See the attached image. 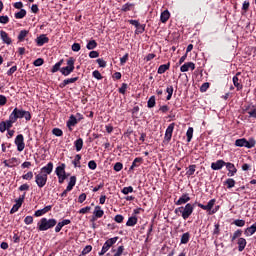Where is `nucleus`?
<instances>
[{
	"label": "nucleus",
	"mask_w": 256,
	"mask_h": 256,
	"mask_svg": "<svg viewBox=\"0 0 256 256\" xmlns=\"http://www.w3.org/2000/svg\"><path fill=\"white\" fill-rule=\"evenodd\" d=\"M195 210V206L191 203H187L185 206L178 207L174 210L175 215H181L184 221H187V218L190 215H193V211Z\"/></svg>",
	"instance_id": "nucleus-1"
},
{
	"label": "nucleus",
	"mask_w": 256,
	"mask_h": 256,
	"mask_svg": "<svg viewBox=\"0 0 256 256\" xmlns=\"http://www.w3.org/2000/svg\"><path fill=\"white\" fill-rule=\"evenodd\" d=\"M14 121L17 122L18 119H25V121H31L32 115L31 112L19 108H14L10 114Z\"/></svg>",
	"instance_id": "nucleus-2"
},
{
	"label": "nucleus",
	"mask_w": 256,
	"mask_h": 256,
	"mask_svg": "<svg viewBox=\"0 0 256 256\" xmlns=\"http://www.w3.org/2000/svg\"><path fill=\"white\" fill-rule=\"evenodd\" d=\"M38 231H49V229H53L55 225H57V220L55 218L47 219L42 218L38 222Z\"/></svg>",
	"instance_id": "nucleus-3"
},
{
	"label": "nucleus",
	"mask_w": 256,
	"mask_h": 256,
	"mask_svg": "<svg viewBox=\"0 0 256 256\" xmlns=\"http://www.w3.org/2000/svg\"><path fill=\"white\" fill-rule=\"evenodd\" d=\"M66 67H62L60 69V73L64 76V77H69V75H71L74 71H75V58L74 57H70L66 60Z\"/></svg>",
	"instance_id": "nucleus-4"
},
{
	"label": "nucleus",
	"mask_w": 256,
	"mask_h": 256,
	"mask_svg": "<svg viewBox=\"0 0 256 256\" xmlns=\"http://www.w3.org/2000/svg\"><path fill=\"white\" fill-rule=\"evenodd\" d=\"M67 165L65 163H61L58 167H56L55 169V173L58 177V183H60V185H63V183H65V179H67V177H69V173H67L65 171Z\"/></svg>",
	"instance_id": "nucleus-5"
},
{
	"label": "nucleus",
	"mask_w": 256,
	"mask_h": 256,
	"mask_svg": "<svg viewBox=\"0 0 256 256\" xmlns=\"http://www.w3.org/2000/svg\"><path fill=\"white\" fill-rule=\"evenodd\" d=\"M235 147H246L247 149H253L256 145L255 138H249L248 140L246 138H240L237 139L234 143Z\"/></svg>",
	"instance_id": "nucleus-6"
},
{
	"label": "nucleus",
	"mask_w": 256,
	"mask_h": 256,
	"mask_svg": "<svg viewBox=\"0 0 256 256\" xmlns=\"http://www.w3.org/2000/svg\"><path fill=\"white\" fill-rule=\"evenodd\" d=\"M215 203H217L216 199H211L207 205H203L201 203H198V207H200V209H203L204 211H211L209 213V215H215V213H217V211H219L220 206H215ZM215 206V208L213 209V207ZM213 209V210H211Z\"/></svg>",
	"instance_id": "nucleus-7"
},
{
	"label": "nucleus",
	"mask_w": 256,
	"mask_h": 256,
	"mask_svg": "<svg viewBox=\"0 0 256 256\" xmlns=\"http://www.w3.org/2000/svg\"><path fill=\"white\" fill-rule=\"evenodd\" d=\"M117 241H119V236H115L113 238L106 240L102 246L101 251L98 253V255L99 256L105 255V253H107V251H109V249H111V247H113V245H115Z\"/></svg>",
	"instance_id": "nucleus-8"
},
{
	"label": "nucleus",
	"mask_w": 256,
	"mask_h": 256,
	"mask_svg": "<svg viewBox=\"0 0 256 256\" xmlns=\"http://www.w3.org/2000/svg\"><path fill=\"white\" fill-rule=\"evenodd\" d=\"M14 123L17 122L14 120L12 115L9 116L8 120L0 122V133H5V131L10 130Z\"/></svg>",
	"instance_id": "nucleus-9"
},
{
	"label": "nucleus",
	"mask_w": 256,
	"mask_h": 256,
	"mask_svg": "<svg viewBox=\"0 0 256 256\" xmlns=\"http://www.w3.org/2000/svg\"><path fill=\"white\" fill-rule=\"evenodd\" d=\"M48 179H49V177L46 176L45 174H41V172H39L38 174L35 173V183H36L37 187H39V189H43V187H45V185H47Z\"/></svg>",
	"instance_id": "nucleus-10"
},
{
	"label": "nucleus",
	"mask_w": 256,
	"mask_h": 256,
	"mask_svg": "<svg viewBox=\"0 0 256 256\" xmlns=\"http://www.w3.org/2000/svg\"><path fill=\"white\" fill-rule=\"evenodd\" d=\"M14 143L17 147V151H23L25 149V137L23 136V134L17 135Z\"/></svg>",
	"instance_id": "nucleus-11"
},
{
	"label": "nucleus",
	"mask_w": 256,
	"mask_h": 256,
	"mask_svg": "<svg viewBox=\"0 0 256 256\" xmlns=\"http://www.w3.org/2000/svg\"><path fill=\"white\" fill-rule=\"evenodd\" d=\"M225 167L228 171L227 176L228 177H235L237 174V168L235 167V164L231 162H226Z\"/></svg>",
	"instance_id": "nucleus-12"
},
{
	"label": "nucleus",
	"mask_w": 256,
	"mask_h": 256,
	"mask_svg": "<svg viewBox=\"0 0 256 256\" xmlns=\"http://www.w3.org/2000/svg\"><path fill=\"white\" fill-rule=\"evenodd\" d=\"M225 165H227V162H225V160H217L216 162L211 163V169L213 171H221V169H223Z\"/></svg>",
	"instance_id": "nucleus-13"
},
{
	"label": "nucleus",
	"mask_w": 256,
	"mask_h": 256,
	"mask_svg": "<svg viewBox=\"0 0 256 256\" xmlns=\"http://www.w3.org/2000/svg\"><path fill=\"white\" fill-rule=\"evenodd\" d=\"M40 173L46 177H49V175L53 173V162H49L46 166L42 167L40 169Z\"/></svg>",
	"instance_id": "nucleus-14"
},
{
	"label": "nucleus",
	"mask_w": 256,
	"mask_h": 256,
	"mask_svg": "<svg viewBox=\"0 0 256 256\" xmlns=\"http://www.w3.org/2000/svg\"><path fill=\"white\" fill-rule=\"evenodd\" d=\"M174 129H175V123L169 124V126L165 131V136H164L165 141H168V142L171 141V138L173 137Z\"/></svg>",
	"instance_id": "nucleus-15"
},
{
	"label": "nucleus",
	"mask_w": 256,
	"mask_h": 256,
	"mask_svg": "<svg viewBox=\"0 0 256 256\" xmlns=\"http://www.w3.org/2000/svg\"><path fill=\"white\" fill-rule=\"evenodd\" d=\"M191 201V197L189 196V193H184L181 195V197L175 202V205H185L186 203H189Z\"/></svg>",
	"instance_id": "nucleus-16"
},
{
	"label": "nucleus",
	"mask_w": 256,
	"mask_h": 256,
	"mask_svg": "<svg viewBox=\"0 0 256 256\" xmlns=\"http://www.w3.org/2000/svg\"><path fill=\"white\" fill-rule=\"evenodd\" d=\"M245 111L249 114V118L256 119V106L253 104H249L245 107Z\"/></svg>",
	"instance_id": "nucleus-17"
},
{
	"label": "nucleus",
	"mask_w": 256,
	"mask_h": 256,
	"mask_svg": "<svg viewBox=\"0 0 256 256\" xmlns=\"http://www.w3.org/2000/svg\"><path fill=\"white\" fill-rule=\"evenodd\" d=\"M0 38L6 45H11V43H13V40L11 37H9V34L5 32V30L0 31Z\"/></svg>",
	"instance_id": "nucleus-18"
},
{
	"label": "nucleus",
	"mask_w": 256,
	"mask_h": 256,
	"mask_svg": "<svg viewBox=\"0 0 256 256\" xmlns=\"http://www.w3.org/2000/svg\"><path fill=\"white\" fill-rule=\"evenodd\" d=\"M76 81H79V77H73V78H68L65 79L63 82H61L59 84L60 89H65V87H67V85H71V83H76Z\"/></svg>",
	"instance_id": "nucleus-19"
},
{
	"label": "nucleus",
	"mask_w": 256,
	"mask_h": 256,
	"mask_svg": "<svg viewBox=\"0 0 256 256\" xmlns=\"http://www.w3.org/2000/svg\"><path fill=\"white\" fill-rule=\"evenodd\" d=\"M36 43L38 47H43L45 43H49V37H47L45 34H41L36 38Z\"/></svg>",
	"instance_id": "nucleus-20"
},
{
	"label": "nucleus",
	"mask_w": 256,
	"mask_h": 256,
	"mask_svg": "<svg viewBox=\"0 0 256 256\" xmlns=\"http://www.w3.org/2000/svg\"><path fill=\"white\" fill-rule=\"evenodd\" d=\"M189 69H191V71H195V63L187 62L180 67L181 73H187Z\"/></svg>",
	"instance_id": "nucleus-21"
},
{
	"label": "nucleus",
	"mask_w": 256,
	"mask_h": 256,
	"mask_svg": "<svg viewBox=\"0 0 256 256\" xmlns=\"http://www.w3.org/2000/svg\"><path fill=\"white\" fill-rule=\"evenodd\" d=\"M78 120H77V117H75V115H71L68 119V121L66 122V125L69 129V131H73V128L71 127H75V125H77Z\"/></svg>",
	"instance_id": "nucleus-22"
},
{
	"label": "nucleus",
	"mask_w": 256,
	"mask_h": 256,
	"mask_svg": "<svg viewBox=\"0 0 256 256\" xmlns=\"http://www.w3.org/2000/svg\"><path fill=\"white\" fill-rule=\"evenodd\" d=\"M51 209H53V206H51V205L45 206L43 209L37 210L34 213V217H42V215L49 213V211H51Z\"/></svg>",
	"instance_id": "nucleus-23"
},
{
	"label": "nucleus",
	"mask_w": 256,
	"mask_h": 256,
	"mask_svg": "<svg viewBox=\"0 0 256 256\" xmlns=\"http://www.w3.org/2000/svg\"><path fill=\"white\" fill-rule=\"evenodd\" d=\"M255 233H256V223L252 224L250 227L244 230L245 237H251L252 235H255Z\"/></svg>",
	"instance_id": "nucleus-24"
},
{
	"label": "nucleus",
	"mask_w": 256,
	"mask_h": 256,
	"mask_svg": "<svg viewBox=\"0 0 256 256\" xmlns=\"http://www.w3.org/2000/svg\"><path fill=\"white\" fill-rule=\"evenodd\" d=\"M141 165H143V159L141 157H137L133 160L132 165L129 168V171H133V169L141 167Z\"/></svg>",
	"instance_id": "nucleus-25"
},
{
	"label": "nucleus",
	"mask_w": 256,
	"mask_h": 256,
	"mask_svg": "<svg viewBox=\"0 0 256 256\" xmlns=\"http://www.w3.org/2000/svg\"><path fill=\"white\" fill-rule=\"evenodd\" d=\"M169 69H171V62H168L167 64L160 65L157 73H158V75H163V73L169 71Z\"/></svg>",
	"instance_id": "nucleus-26"
},
{
	"label": "nucleus",
	"mask_w": 256,
	"mask_h": 256,
	"mask_svg": "<svg viewBox=\"0 0 256 256\" xmlns=\"http://www.w3.org/2000/svg\"><path fill=\"white\" fill-rule=\"evenodd\" d=\"M133 9H135V3H131V2H128V3L124 4V5H122V7H121V11L123 13H127L129 11H133Z\"/></svg>",
	"instance_id": "nucleus-27"
},
{
	"label": "nucleus",
	"mask_w": 256,
	"mask_h": 256,
	"mask_svg": "<svg viewBox=\"0 0 256 256\" xmlns=\"http://www.w3.org/2000/svg\"><path fill=\"white\" fill-rule=\"evenodd\" d=\"M238 251L243 252L245 251V247H247V240L245 238H238Z\"/></svg>",
	"instance_id": "nucleus-28"
},
{
	"label": "nucleus",
	"mask_w": 256,
	"mask_h": 256,
	"mask_svg": "<svg viewBox=\"0 0 256 256\" xmlns=\"http://www.w3.org/2000/svg\"><path fill=\"white\" fill-rule=\"evenodd\" d=\"M93 215H94V217H96V219H101V217H103V215H105V211H103V209H101V206H95Z\"/></svg>",
	"instance_id": "nucleus-29"
},
{
	"label": "nucleus",
	"mask_w": 256,
	"mask_h": 256,
	"mask_svg": "<svg viewBox=\"0 0 256 256\" xmlns=\"http://www.w3.org/2000/svg\"><path fill=\"white\" fill-rule=\"evenodd\" d=\"M170 17L171 13L169 12V10H164L160 15L161 23H166L167 21H169Z\"/></svg>",
	"instance_id": "nucleus-30"
},
{
	"label": "nucleus",
	"mask_w": 256,
	"mask_h": 256,
	"mask_svg": "<svg viewBox=\"0 0 256 256\" xmlns=\"http://www.w3.org/2000/svg\"><path fill=\"white\" fill-rule=\"evenodd\" d=\"M75 185H77V176H71L68 186L66 187L67 191H73Z\"/></svg>",
	"instance_id": "nucleus-31"
},
{
	"label": "nucleus",
	"mask_w": 256,
	"mask_h": 256,
	"mask_svg": "<svg viewBox=\"0 0 256 256\" xmlns=\"http://www.w3.org/2000/svg\"><path fill=\"white\" fill-rule=\"evenodd\" d=\"M239 75H241V72H237L236 75L232 78L233 85L236 87L238 90L243 89V85L239 83Z\"/></svg>",
	"instance_id": "nucleus-32"
},
{
	"label": "nucleus",
	"mask_w": 256,
	"mask_h": 256,
	"mask_svg": "<svg viewBox=\"0 0 256 256\" xmlns=\"http://www.w3.org/2000/svg\"><path fill=\"white\" fill-rule=\"evenodd\" d=\"M190 239H191V234L189 232L182 234L181 240H180L181 245H187Z\"/></svg>",
	"instance_id": "nucleus-33"
},
{
	"label": "nucleus",
	"mask_w": 256,
	"mask_h": 256,
	"mask_svg": "<svg viewBox=\"0 0 256 256\" xmlns=\"http://www.w3.org/2000/svg\"><path fill=\"white\" fill-rule=\"evenodd\" d=\"M64 60L61 59L60 61H58L51 69V73H57V71L61 72V69H63V67H61V65H63Z\"/></svg>",
	"instance_id": "nucleus-34"
},
{
	"label": "nucleus",
	"mask_w": 256,
	"mask_h": 256,
	"mask_svg": "<svg viewBox=\"0 0 256 256\" xmlns=\"http://www.w3.org/2000/svg\"><path fill=\"white\" fill-rule=\"evenodd\" d=\"M29 35V30H21L18 34V41L23 43L25 41V37Z\"/></svg>",
	"instance_id": "nucleus-35"
},
{
	"label": "nucleus",
	"mask_w": 256,
	"mask_h": 256,
	"mask_svg": "<svg viewBox=\"0 0 256 256\" xmlns=\"http://www.w3.org/2000/svg\"><path fill=\"white\" fill-rule=\"evenodd\" d=\"M137 221L138 219L136 218V216H131L128 218V221L126 222V226L135 227V225H137Z\"/></svg>",
	"instance_id": "nucleus-36"
},
{
	"label": "nucleus",
	"mask_w": 256,
	"mask_h": 256,
	"mask_svg": "<svg viewBox=\"0 0 256 256\" xmlns=\"http://www.w3.org/2000/svg\"><path fill=\"white\" fill-rule=\"evenodd\" d=\"M72 164L75 168H81V154H76L74 157V160L72 161Z\"/></svg>",
	"instance_id": "nucleus-37"
},
{
	"label": "nucleus",
	"mask_w": 256,
	"mask_h": 256,
	"mask_svg": "<svg viewBox=\"0 0 256 256\" xmlns=\"http://www.w3.org/2000/svg\"><path fill=\"white\" fill-rule=\"evenodd\" d=\"M74 147H75L77 152L81 151V149H83V138H78L74 142Z\"/></svg>",
	"instance_id": "nucleus-38"
},
{
	"label": "nucleus",
	"mask_w": 256,
	"mask_h": 256,
	"mask_svg": "<svg viewBox=\"0 0 256 256\" xmlns=\"http://www.w3.org/2000/svg\"><path fill=\"white\" fill-rule=\"evenodd\" d=\"M27 16V10L21 9L19 12L14 14L15 19H24Z\"/></svg>",
	"instance_id": "nucleus-39"
},
{
	"label": "nucleus",
	"mask_w": 256,
	"mask_h": 256,
	"mask_svg": "<svg viewBox=\"0 0 256 256\" xmlns=\"http://www.w3.org/2000/svg\"><path fill=\"white\" fill-rule=\"evenodd\" d=\"M241 235H243V230H236L231 237V243L235 242V239H241Z\"/></svg>",
	"instance_id": "nucleus-40"
},
{
	"label": "nucleus",
	"mask_w": 256,
	"mask_h": 256,
	"mask_svg": "<svg viewBox=\"0 0 256 256\" xmlns=\"http://www.w3.org/2000/svg\"><path fill=\"white\" fill-rule=\"evenodd\" d=\"M155 105H157L155 96H151L147 102V108L148 109H153V107H155Z\"/></svg>",
	"instance_id": "nucleus-41"
},
{
	"label": "nucleus",
	"mask_w": 256,
	"mask_h": 256,
	"mask_svg": "<svg viewBox=\"0 0 256 256\" xmlns=\"http://www.w3.org/2000/svg\"><path fill=\"white\" fill-rule=\"evenodd\" d=\"M224 185H227V189H233V187H235V179L233 178L226 179V181L224 182Z\"/></svg>",
	"instance_id": "nucleus-42"
},
{
	"label": "nucleus",
	"mask_w": 256,
	"mask_h": 256,
	"mask_svg": "<svg viewBox=\"0 0 256 256\" xmlns=\"http://www.w3.org/2000/svg\"><path fill=\"white\" fill-rule=\"evenodd\" d=\"M96 47H97V41L95 40H90L86 45V49H88L89 51H93V49H96Z\"/></svg>",
	"instance_id": "nucleus-43"
},
{
	"label": "nucleus",
	"mask_w": 256,
	"mask_h": 256,
	"mask_svg": "<svg viewBox=\"0 0 256 256\" xmlns=\"http://www.w3.org/2000/svg\"><path fill=\"white\" fill-rule=\"evenodd\" d=\"M195 169H197V165H195V164L190 165L188 171L186 172V175L188 177L195 175Z\"/></svg>",
	"instance_id": "nucleus-44"
},
{
	"label": "nucleus",
	"mask_w": 256,
	"mask_h": 256,
	"mask_svg": "<svg viewBox=\"0 0 256 256\" xmlns=\"http://www.w3.org/2000/svg\"><path fill=\"white\" fill-rule=\"evenodd\" d=\"M173 86H168L166 88V93L168 94L166 97V101H171V97H173Z\"/></svg>",
	"instance_id": "nucleus-45"
},
{
	"label": "nucleus",
	"mask_w": 256,
	"mask_h": 256,
	"mask_svg": "<svg viewBox=\"0 0 256 256\" xmlns=\"http://www.w3.org/2000/svg\"><path fill=\"white\" fill-rule=\"evenodd\" d=\"M187 143H191V139H193V127H189L186 132Z\"/></svg>",
	"instance_id": "nucleus-46"
},
{
	"label": "nucleus",
	"mask_w": 256,
	"mask_h": 256,
	"mask_svg": "<svg viewBox=\"0 0 256 256\" xmlns=\"http://www.w3.org/2000/svg\"><path fill=\"white\" fill-rule=\"evenodd\" d=\"M128 87L129 85H127V83H122L121 87L118 89V93H120L121 95H125L127 93Z\"/></svg>",
	"instance_id": "nucleus-47"
},
{
	"label": "nucleus",
	"mask_w": 256,
	"mask_h": 256,
	"mask_svg": "<svg viewBox=\"0 0 256 256\" xmlns=\"http://www.w3.org/2000/svg\"><path fill=\"white\" fill-rule=\"evenodd\" d=\"M123 253H125V246L121 245L118 246V248L116 249V253H114V255L112 256H121L123 255Z\"/></svg>",
	"instance_id": "nucleus-48"
},
{
	"label": "nucleus",
	"mask_w": 256,
	"mask_h": 256,
	"mask_svg": "<svg viewBox=\"0 0 256 256\" xmlns=\"http://www.w3.org/2000/svg\"><path fill=\"white\" fill-rule=\"evenodd\" d=\"M145 27H146L145 24H139V26L135 30V34L136 35H141V33H144L145 32Z\"/></svg>",
	"instance_id": "nucleus-49"
},
{
	"label": "nucleus",
	"mask_w": 256,
	"mask_h": 256,
	"mask_svg": "<svg viewBox=\"0 0 256 256\" xmlns=\"http://www.w3.org/2000/svg\"><path fill=\"white\" fill-rule=\"evenodd\" d=\"M232 225H236V227H245V220H241V219L234 220Z\"/></svg>",
	"instance_id": "nucleus-50"
},
{
	"label": "nucleus",
	"mask_w": 256,
	"mask_h": 256,
	"mask_svg": "<svg viewBox=\"0 0 256 256\" xmlns=\"http://www.w3.org/2000/svg\"><path fill=\"white\" fill-rule=\"evenodd\" d=\"M22 179H24L25 181H31V179H33V172L29 171L26 174L22 175Z\"/></svg>",
	"instance_id": "nucleus-51"
},
{
	"label": "nucleus",
	"mask_w": 256,
	"mask_h": 256,
	"mask_svg": "<svg viewBox=\"0 0 256 256\" xmlns=\"http://www.w3.org/2000/svg\"><path fill=\"white\" fill-rule=\"evenodd\" d=\"M52 133L56 136V137H63V130H61L60 128H54L52 130Z\"/></svg>",
	"instance_id": "nucleus-52"
},
{
	"label": "nucleus",
	"mask_w": 256,
	"mask_h": 256,
	"mask_svg": "<svg viewBox=\"0 0 256 256\" xmlns=\"http://www.w3.org/2000/svg\"><path fill=\"white\" fill-rule=\"evenodd\" d=\"M121 193H123V195H129V193H133V188H132V186L124 187V188L121 190Z\"/></svg>",
	"instance_id": "nucleus-53"
},
{
	"label": "nucleus",
	"mask_w": 256,
	"mask_h": 256,
	"mask_svg": "<svg viewBox=\"0 0 256 256\" xmlns=\"http://www.w3.org/2000/svg\"><path fill=\"white\" fill-rule=\"evenodd\" d=\"M96 62L98 63L99 67H101L102 69H105V67H107V62L104 61L103 58H98Z\"/></svg>",
	"instance_id": "nucleus-54"
},
{
	"label": "nucleus",
	"mask_w": 256,
	"mask_h": 256,
	"mask_svg": "<svg viewBox=\"0 0 256 256\" xmlns=\"http://www.w3.org/2000/svg\"><path fill=\"white\" fill-rule=\"evenodd\" d=\"M92 76L98 81H101V79H103V76L101 75V72H99V70L93 71Z\"/></svg>",
	"instance_id": "nucleus-55"
},
{
	"label": "nucleus",
	"mask_w": 256,
	"mask_h": 256,
	"mask_svg": "<svg viewBox=\"0 0 256 256\" xmlns=\"http://www.w3.org/2000/svg\"><path fill=\"white\" fill-rule=\"evenodd\" d=\"M93 251V246L87 245L85 248L82 250V255H88V253H91Z\"/></svg>",
	"instance_id": "nucleus-56"
},
{
	"label": "nucleus",
	"mask_w": 256,
	"mask_h": 256,
	"mask_svg": "<svg viewBox=\"0 0 256 256\" xmlns=\"http://www.w3.org/2000/svg\"><path fill=\"white\" fill-rule=\"evenodd\" d=\"M43 63H45V60H43V58H37L33 62V65H34V67H41V65H43Z\"/></svg>",
	"instance_id": "nucleus-57"
},
{
	"label": "nucleus",
	"mask_w": 256,
	"mask_h": 256,
	"mask_svg": "<svg viewBox=\"0 0 256 256\" xmlns=\"http://www.w3.org/2000/svg\"><path fill=\"white\" fill-rule=\"evenodd\" d=\"M139 111H140V108L139 106H134L133 109H132V117H135V119L138 118L137 115H139Z\"/></svg>",
	"instance_id": "nucleus-58"
},
{
	"label": "nucleus",
	"mask_w": 256,
	"mask_h": 256,
	"mask_svg": "<svg viewBox=\"0 0 256 256\" xmlns=\"http://www.w3.org/2000/svg\"><path fill=\"white\" fill-rule=\"evenodd\" d=\"M25 195H26V193L19 196V198L16 200V205H18L20 207H21V205H23V202L25 201Z\"/></svg>",
	"instance_id": "nucleus-59"
},
{
	"label": "nucleus",
	"mask_w": 256,
	"mask_h": 256,
	"mask_svg": "<svg viewBox=\"0 0 256 256\" xmlns=\"http://www.w3.org/2000/svg\"><path fill=\"white\" fill-rule=\"evenodd\" d=\"M88 167L89 169H91L92 171H95V169H97V162H95V160H91L88 162Z\"/></svg>",
	"instance_id": "nucleus-60"
},
{
	"label": "nucleus",
	"mask_w": 256,
	"mask_h": 256,
	"mask_svg": "<svg viewBox=\"0 0 256 256\" xmlns=\"http://www.w3.org/2000/svg\"><path fill=\"white\" fill-rule=\"evenodd\" d=\"M114 171H116L117 173H119V171H121L123 169V163L121 162H117L114 167H113Z\"/></svg>",
	"instance_id": "nucleus-61"
},
{
	"label": "nucleus",
	"mask_w": 256,
	"mask_h": 256,
	"mask_svg": "<svg viewBox=\"0 0 256 256\" xmlns=\"http://www.w3.org/2000/svg\"><path fill=\"white\" fill-rule=\"evenodd\" d=\"M129 61V53H126L122 58H120V65H125Z\"/></svg>",
	"instance_id": "nucleus-62"
},
{
	"label": "nucleus",
	"mask_w": 256,
	"mask_h": 256,
	"mask_svg": "<svg viewBox=\"0 0 256 256\" xmlns=\"http://www.w3.org/2000/svg\"><path fill=\"white\" fill-rule=\"evenodd\" d=\"M0 23L2 25H7V23H9V16H0Z\"/></svg>",
	"instance_id": "nucleus-63"
},
{
	"label": "nucleus",
	"mask_w": 256,
	"mask_h": 256,
	"mask_svg": "<svg viewBox=\"0 0 256 256\" xmlns=\"http://www.w3.org/2000/svg\"><path fill=\"white\" fill-rule=\"evenodd\" d=\"M124 219H125V217H123V215H121V214H118V215H116V216L114 217V221H115L116 223H122V222L124 221Z\"/></svg>",
	"instance_id": "nucleus-64"
}]
</instances>
